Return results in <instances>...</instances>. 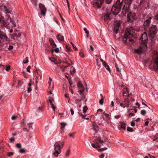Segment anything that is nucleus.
Wrapping results in <instances>:
<instances>
[{"label": "nucleus", "mask_w": 158, "mask_h": 158, "mask_svg": "<svg viewBox=\"0 0 158 158\" xmlns=\"http://www.w3.org/2000/svg\"><path fill=\"white\" fill-rule=\"evenodd\" d=\"M120 26L121 23L119 21H116L114 22L113 28V31L114 33L117 34L118 33V31Z\"/></svg>", "instance_id": "nucleus-8"}, {"label": "nucleus", "mask_w": 158, "mask_h": 158, "mask_svg": "<svg viewBox=\"0 0 158 158\" xmlns=\"http://www.w3.org/2000/svg\"><path fill=\"white\" fill-rule=\"evenodd\" d=\"M60 129L61 130H63L65 126L66 125V123L65 122H61L60 123Z\"/></svg>", "instance_id": "nucleus-27"}, {"label": "nucleus", "mask_w": 158, "mask_h": 158, "mask_svg": "<svg viewBox=\"0 0 158 158\" xmlns=\"http://www.w3.org/2000/svg\"><path fill=\"white\" fill-rule=\"evenodd\" d=\"M103 114L105 115L106 119L107 121H108V120L110 119V117L109 114H106L105 112H103Z\"/></svg>", "instance_id": "nucleus-26"}, {"label": "nucleus", "mask_w": 158, "mask_h": 158, "mask_svg": "<svg viewBox=\"0 0 158 158\" xmlns=\"http://www.w3.org/2000/svg\"><path fill=\"white\" fill-rule=\"evenodd\" d=\"M21 36V34L20 33H19L18 35L15 34L12 36V38L14 39H16L19 38Z\"/></svg>", "instance_id": "nucleus-25"}, {"label": "nucleus", "mask_w": 158, "mask_h": 158, "mask_svg": "<svg viewBox=\"0 0 158 158\" xmlns=\"http://www.w3.org/2000/svg\"><path fill=\"white\" fill-rule=\"evenodd\" d=\"M84 31L85 32V33L87 34L86 36L87 37H88V35L89 34V32L88 31H87V29L85 28L84 29Z\"/></svg>", "instance_id": "nucleus-39"}, {"label": "nucleus", "mask_w": 158, "mask_h": 158, "mask_svg": "<svg viewBox=\"0 0 158 158\" xmlns=\"http://www.w3.org/2000/svg\"><path fill=\"white\" fill-rule=\"evenodd\" d=\"M129 91L127 88H125L123 92V96H128L129 95Z\"/></svg>", "instance_id": "nucleus-19"}, {"label": "nucleus", "mask_w": 158, "mask_h": 158, "mask_svg": "<svg viewBox=\"0 0 158 158\" xmlns=\"http://www.w3.org/2000/svg\"><path fill=\"white\" fill-rule=\"evenodd\" d=\"M140 40L141 41V43L139 48L135 50V52L139 54H141L143 51H145L147 48L146 43L148 40V36L145 32L142 35Z\"/></svg>", "instance_id": "nucleus-1"}, {"label": "nucleus", "mask_w": 158, "mask_h": 158, "mask_svg": "<svg viewBox=\"0 0 158 158\" xmlns=\"http://www.w3.org/2000/svg\"><path fill=\"white\" fill-rule=\"evenodd\" d=\"M16 118V116L15 115H14L12 116L11 119L12 120H15Z\"/></svg>", "instance_id": "nucleus-61"}, {"label": "nucleus", "mask_w": 158, "mask_h": 158, "mask_svg": "<svg viewBox=\"0 0 158 158\" xmlns=\"http://www.w3.org/2000/svg\"><path fill=\"white\" fill-rule=\"evenodd\" d=\"M64 143L63 141H58L55 143L54 145V151L52 154L53 156L57 157L61 151L63 147Z\"/></svg>", "instance_id": "nucleus-2"}, {"label": "nucleus", "mask_w": 158, "mask_h": 158, "mask_svg": "<svg viewBox=\"0 0 158 158\" xmlns=\"http://www.w3.org/2000/svg\"><path fill=\"white\" fill-rule=\"evenodd\" d=\"M51 81H49L48 82V84H49V88H51L52 89V87H53L52 86H51Z\"/></svg>", "instance_id": "nucleus-58"}, {"label": "nucleus", "mask_w": 158, "mask_h": 158, "mask_svg": "<svg viewBox=\"0 0 158 158\" xmlns=\"http://www.w3.org/2000/svg\"><path fill=\"white\" fill-rule=\"evenodd\" d=\"M10 66H7L6 67L5 69L6 71H8L10 69Z\"/></svg>", "instance_id": "nucleus-52"}, {"label": "nucleus", "mask_w": 158, "mask_h": 158, "mask_svg": "<svg viewBox=\"0 0 158 158\" xmlns=\"http://www.w3.org/2000/svg\"><path fill=\"white\" fill-rule=\"evenodd\" d=\"M39 7L40 8L41 14L43 16H44L46 12V10L44 5L41 3H40Z\"/></svg>", "instance_id": "nucleus-12"}, {"label": "nucleus", "mask_w": 158, "mask_h": 158, "mask_svg": "<svg viewBox=\"0 0 158 158\" xmlns=\"http://www.w3.org/2000/svg\"><path fill=\"white\" fill-rule=\"evenodd\" d=\"M51 106V107L53 109V110L54 111L55 109L56 108V107L54 105L53 103L50 104Z\"/></svg>", "instance_id": "nucleus-41"}, {"label": "nucleus", "mask_w": 158, "mask_h": 158, "mask_svg": "<svg viewBox=\"0 0 158 158\" xmlns=\"http://www.w3.org/2000/svg\"><path fill=\"white\" fill-rule=\"evenodd\" d=\"M103 0H97V1L94 3V4L95 7H101L103 2Z\"/></svg>", "instance_id": "nucleus-13"}, {"label": "nucleus", "mask_w": 158, "mask_h": 158, "mask_svg": "<svg viewBox=\"0 0 158 158\" xmlns=\"http://www.w3.org/2000/svg\"><path fill=\"white\" fill-rule=\"evenodd\" d=\"M71 44L72 45L73 48L74 49V50L75 51L77 50V48L73 44L71 43Z\"/></svg>", "instance_id": "nucleus-46"}, {"label": "nucleus", "mask_w": 158, "mask_h": 158, "mask_svg": "<svg viewBox=\"0 0 158 158\" xmlns=\"http://www.w3.org/2000/svg\"><path fill=\"white\" fill-rule=\"evenodd\" d=\"M157 31L156 27L155 25H152L149 31V35L151 40L154 36Z\"/></svg>", "instance_id": "nucleus-5"}, {"label": "nucleus", "mask_w": 158, "mask_h": 158, "mask_svg": "<svg viewBox=\"0 0 158 158\" xmlns=\"http://www.w3.org/2000/svg\"><path fill=\"white\" fill-rule=\"evenodd\" d=\"M140 112L141 114L143 115H145L146 113V111L144 110H142Z\"/></svg>", "instance_id": "nucleus-37"}, {"label": "nucleus", "mask_w": 158, "mask_h": 158, "mask_svg": "<svg viewBox=\"0 0 158 158\" xmlns=\"http://www.w3.org/2000/svg\"><path fill=\"white\" fill-rule=\"evenodd\" d=\"M49 41L51 45L53 48H55L56 46V44L54 43V41L52 39H49Z\"/></svg>", "instance_id": "nucleus-22"}, {"label": "nucleus", "mask_w": 158, "mask_h": 158, "mask_svg": "<svg viewBox=\"0 0 158 158\" xmlns=\"http://www.w3.org/2000/svg\"><path fill=\"white\" fill-rule=\"evenodd\" d=\"M81 95V99L79 100H77L78 102H80L81 100H84L85 98V96L83 94V92L79 93Z\"/></svg>", "instance_id": "nucleus-23"}, {"label": "nucleus", "mask_w": 158, "mask_h": 158, "mask_svg": "<svg viewBox=\"0 0 158 158\" xmlns=\"http://www.w3.org/2000/svg\"><path fill=\"white\" fill-rule=\"evenodd\" d=\"M130 101V99L128 98H126L120 103V106L123 108L128 107L129 106Z\"/></svg>", "instance_id": "nucleus-7"}, {"label": "nucleus", "mask_w": 158, "mask_h": 158, "mask_svg": "<svg viewBox=\"0 0 158 158\" xmlns=\"http://www.w3.org/2000/svg\"><path fill=\"white\" fill-rule=\"evenodd\" d=\"M131 125L132 127H134L135 125V123L134 121H132L131 122Z\"/></svg>", "instance_id": "nucleus-51"}, {"label": "nucleus", "mask_w": 158, "mask_h": 158, "mask_svg": "<svg viewBox=\"0 0 158 158\" xmlns=\"http://www.w3.org/2000/svg\"><path fill=\"white\" fill-rule=\"evenodd\" d=\"M79 114H80V115L81 117L82 118L84 119H89V118L88 117H86V115H83L82 114H80L78 113Z\"/></svg>", "instance_id": "nucleus-30"}, {"label": "nucleus", "mask_w": 158, "mask_h": 158, "mask_svg": "<svg viewBox=\"0 0 158 158\" xmlns=\"http://www.w3.org/2000/svg\"><path fill=\"white\" fill-rule=\"evenodd\" d=\"M31 91V89L30 87H28L27 88V92L28 93H30Z\"/></svg>", "instance_id": "nucleus-57"}, {"label": "nucleus", "mask_w": 158, "mask_h": 158, "mask_svg": "<svg viewBox=\"0 0 158 158\" xmlns=\"http://www.w3.org/2000/svg\"><path fill=\"white\" fill-rule=\"evenodd\" d=\"M103 141L100 138L95 140V143L91 144L92 147L94 148H98L101 147L102 145H103Z\"/></svg>", "instance_id": "nucleus-4"}, {"label": "nucleus", "mask_w": 158, "mask_h": 158, "mask_svg": "<svg viewBox=\"0 0 158 158\" xmlns=\"http://www.w3.org/2000/svg\"><path fill=\"white\" fill-rule=\"evenodd\" d=\"M70 111H71V114L72 115H73L74 114V111H73V109H70Z\"/></svg>", "instance_id": "nucleus-60"}, {"label": "nucleus", "mask_w": 158, "mask_h": 158, "mask_svg": "<svg viewBox=\"0 0 158 158\" xmlns=\"http://www.w3.org/2000/svg\"><path fill=\"white\" fill-rule=\"evenodd\" d=\"M123 1V0H118L113 6L121 8Z\"/></svg>", "instance_id": "nucleus-16"}, {"label": "nucleus", "mask_w": 158, "mask_h": 158, "mask_svg": "<svg viewBox=\"0 0 158 158\" xmlns=\"http://www.w3.org/2000/svg\"><path fill=\"white\" fill-rule=\"evenodd\" d=\"M99 119H100V120H101V121H100L99 120V121L98 122V124L99 125H101L102 124V120H101V118H99Z\"/></svg>", "instance_id": "nucleus-56"}, {"label": "nucleus", "mask_w": 158, "mask_h": 158, "mask_svg": "<svg viewBox=\"0 0 158 158\" xmlns=\"http://www.w3.org/2000/svg\"><path fill=\"white\" fill-rule=\"evenodd\" d=\"M135 16V15L134 13L129 12L127 15V21L132 22L131 20Z\"/></svg>", "instance_id": "nucleus-14"}, {"label": "nucleus", "mask_w": 158, "mask_h": 158, "mask_svg": "<svg viewBox=\"0 0 158 158\" xmlns=\"http://www.w3.org/2000/svg\"><path fill=\"white\" fill-rule=\"evenodd\" d=\"M121 9L119 7L113 6L112 9H110L109 11L110 12L111 11L114 15H116L119 12Z\"/></svg>", "instance_id": "nucleus-9"}, {"label": "nucleus", "mask_w": 158, "mask_h": 158, "mask_svg": "<svg viewBox=\"0 0 158 158\" xmlns=\"http://www.w3.org/2000/svg\"><path fill=\"white\" fill-rule=\"evenodd\" d=\"M3 19V17L0 14V23H2L3 25L5 27L8 26L9 25V23L5 21Z\"/></svg>", "instance_id": "nucleus-17"}, {"label": "nucleus", "mask_w": 158, "mask_h": 158, "mask_svg": "<svg viewBox=\"0 0 158 158\" xmlns=\"http://www.w3.org/2000/svg\"><path fill=\"white\" fill-rule=\"evenodd\" d=\"M0 68H1L2 70H3L4 69L5 67L3 65L0 64Z\"/></svg>", "instance_id": "nucleus-62"}, {"label": "nucleus", "mask_w": 158, "mask_h": 158, "mask_svg": "<svg viewBox=\"0 0 158 158\" xmlns=\"http://www.w3.org/2000/svg\"><path fill=\"white\" fill-rule=\"evenodd\" d=\"M32 4L35 6H37V0H31Z\"/></svg>", "instance_id": "nucleus-29"}, {"label": "nucleus", "mask_w": 158, "mask_h": 158, "mask_svg": "<svg viewBox=\"0 0 158 158\" xmlns=\"http://www.w3.org/2000/svg\"><path fill=\"white\" fill-rule=\"evenodd\" d=\"M8 18H7V21H10V22L12 23V27H16V23L14 21L12 20V19L10 17V16H7Z\"/></svg>", "instance_id": "nucleus-18"}, {"label": "nucleus", "mask_w": 158, "mask_h": 158, "mask_svg": "<svg viewBox=\"0 0 158 158\" xmlns=\"http://www.w3.org/2000/svg\"><path fill=\"white\" fill-rule=\"evenodd\" d=\"M28 57H26V58L25 59L24 61L23 62V63L24 64H26L27 63L29 62V61L28 60Z\"/></svg>", "instance_id": "nucleus-33"}, {"label": "nucleus", "mask_w": 158, "mask_h": 158, "mask_svg": "<svg viewBox=\"0 0 158 158\" xmlns=\"http://www.w3.org/2000/svg\"><path fill=\"white\" fill-rule=\"evenodd\" d=\"M103 65L105 66L106 69L108 70L109 72L110 71V69L109 68V66L107 65L105 63H103Z\"/></svg>", "instance_id": "nucleus-28"}, {"label": "nucleus", "mask_w": 158, "mask_h": 158, "mask_svg": "<svg viewBox=\"0 0 158 158\" xmlns=\"http://www.w3.org/2000/svg\"><path fill=\"white\" fill-rule=\"evenodd\" d=\"M49 59L50 61H51L52 62H54L55 60V59L53 57L49 58Z\"/></svg>", "instance_id": "nucleus-47"}, {"label": "nucleus", "mask_w": 158, "mask_h": 158, "mask_svg": "<svg viewBox=\"0 0 158 158\" xmlns=\"http://www.w3.org/2000/svg\"><path fill=\"white\" fill-rule=\"evenodd\" d=\"M121 128L125 130L126 129V124L124 123H122L121 124Z\"/></svg>", "instance_id": "nucleus-31"}, {"label": "nucleus", "mask_w": 158, "mask_h": 158, "mask_svg": "<svg viewBox=\"0 0 158 158\" xmlns=\"http://www.w3.org/2000/svg\"><path fill=\"white\" fill-rule=\"evenodd\" d=\"M25 152V150L24 148H20L19 150V152L21 153H24Z\"/></svg>", "instance_id": "nucleus-34"}, {"label": "nucleus", "mask_w": 158, "mask_h": 158, "mask_svg": "<svg viewBox=\"0 0 158 158\" xmlns=\"http://www.w3.org/2000/svg\"><path fill=\"white\" fill-rule=\"evenodd\" d=\"M54 51L56 53H58L59 51V48H55L53 50H52V52Z\"/></svg>", "instance_id": "nucleus-40"}, {"label": "nucleus", "mask_w": 158, "mask_h": 158, "mask_svg": "<svg viewBox=\"0 0 158 158\" xmlns=\"http://www.w3.org/2000/svg\"><path fill=\"white\" fill-rule=\"evenodd\" d=\"M127 131H128L131 132H133L134 131L133 129L132 128L129 127H127Z\"/></svg>", "instance_id": "nucleus-38"}, {"label": "nucleus", "mask_w": 158, "mask_h": 158, "mask_svg": "<svg viewBox=\"0 0 158 158\" xmlns=\"http://www.w3.org/2000/svg\"><path fill=\"white\" fill-rule=\"evenodd\" d=\"M14 154V153L13 152H10L8 153V156H12Z\"/></svg>", "instance_id": "nucleus-45"}, {"label": "nucleus", "mask_w": 158, "mask_h": 158, "mask_svg": "<svg viewBox=\"0 0 158 158\" xmlns=\"http://www.w3.org/2000/svg\"><path fill=\"white\" fill-rule=\"evenodd\" d=\"M131 28H127L125 31L123 38V41L125 42H127L128 40L129 41L132 42L134 38L133 34V31Z\"/></svg>", "instance_id": "nucleus-3"}, {"label": "nucleus", "mask_w": 158, "mask_h": 158, "mask_svg": "<svg viewBox=\"0 0 158 158\" xmlns=\"http://www.w3.org/2000/svg\"><path fill=\"white\" fill-rule=\"evenodd\" d=\"M14 140V138H11L10 139V143L12 142Z\"/></svg>", "instance_id": "nucleus-63"}, {"label": "nucleus", "mask_w": 158, "mask_h": 158, "mask_svg": "<svg viewBox=\"0 0 158 158\" xmlns=\"http://www.w3.org/2000/svg\"><path fill=\"white\" fill-rule=\"evenodd\" d=\"M122 12L124 14H125L126 13V10L125 9L123 8L122 10Z\"/></svg>", "instance_id": "nucleus-59"}, {"label": "nucleus", "mask_w": 158, "mask_h": 158, "mask_svg": "<svg viewBox=\"0 0 158 158\" xmlns=\"http://www.w3.org/2000/svg\"><path fill=\"white\" fill-rule=\"evenodd\" d=\"M70 151H71L70 149H68L65 153V156H69L70 153Z\"/></svg>", "instance_id": "nucleus-32"}, {"label": "nucleus", "mask_w": 158, "mask_h": 158, "mask_svg": "<svg viewBox=\"0 0 158 158\" xmlns=\"http://www.w3.org/2000/svg\"><path fill=\"white\" fill-rule=\"evenodd\" d=\"M30 68H31V67L30 66H29L27 68V69H26L27 71V72H29V73H30L31 72V71H30Z\"/></svg>", "instance_id": "nucleus-49"}, {"label": "nucleus", "mask_w": 158, "mask_h": 158, "mask_svg": "<svg viewBox=\"0 0 158 158\" xmlns=\"http://www.w3.org/2000/svg\"><path fill=\"white\" fill-rule=\"evenodd\" d=\"M56 38L59 41H63L64 40L63 37L59 35H57L56 36Z\"/></svg>", "instance_id": "nucleus-24"}, {"label": "nucleus", "mask_w": 158, "mask_h": 158, "mask_svg": "<svg viewBox=\"0 0 158 158\" xmlns=\"http://www.w3.org/2000/svg\"><path fill=\"white\" fill-rule=\"evenodd\" d=\"M21 146V145L20 143H18L16 144V147L17 148H20Z\"/></svg>", "instance_id": "nucleus-48"}, {"label": "nucleus", "mask_w": 158, "mask_h": 158, "mask_svg": "<svg viewBox=\"0 0 158 158\" xmlns=\"http://www.w3.org/2000/svg\"><path fill=\"white\" fill-rule=\"evenodd\" d=\"M129 116H132L134 115V114H133L132 113H130L129 114Z\"/></svg>", "instance_id": "nucleus-64"}, {"label": "nucleus", "mask_w": 158, "mask_h": 158, "mask_svg": "<svg viewBox=\"0 0 158 158\" xmlns=\"http://www.w3.org/2000/svg\"><path fill=\"white\" fill-rule=\"evenodd\" d=\"M103 98H102L99 101V103L100 105H102L103 104Z\"/></svg>", "instance_id": "nucleus-43"}, {"label": "nucleus", "mask_w": 158, "mask_h": 158, "mask_svg": "<svg viewBox=\"0 0 158 158\" xmlns=\"http://www.w3.org/2000/svg\"><path fill=\"white\" fill-rule=\"evenodd\" d=\"M110 11H107L106 13L104 14L102 16V19L104 21H106L110 19Z\"/></svg>", "instance_id": "nucleus-10"}, {"label": "nucleus", "mask_w": 158, "mask_h": 158, "mask_svg": "<svg viewBox=\"0 0 158 158\" xmlns=\"http://www.w3.org/2000/svg\"><path fill=\"white\" fill-rule=\"evenodd\" d=\"M158 138V133H157L155 135V136H154V139L153 140H155L156 139H157Z\"/></svg>", "instance_id": "nucleus-50"}, {"label": "nucleus", "mask_w": 158, "mask_h": 158, "mask_svg": "<svg viewBox=\"0 0 158 158\" xmlns=\"http://www.w3.org/2000/svg\"><path fill=\"white\" fill-rule=\"evenodd\" d=\"M75 72V69L74 68H71L70 69V72L71 74H72V73H73Z\"/></svg>", "instance_id": "nucleus-42"}, {"label": "nucleus", "mask_w": 158, "mask_h": 158, "mask_svg": "<svg viewBox=\"0 0 158 158\" xmlns=\"http://www.w3.org/2000/svg\"><path fill=\"white\" fill-rule=\"evenodd\" d=\"M77 87L78 90V92L79 93L83 92L84 90V88L81 82H78L77 84Z\"/></svg>", "instance_id": "nucleus-11"}, {"label": "nucleus", "mask_w": 158, "mask_h": 158, "mask_svg": "<svg viewBox=\"0 0 158 158\" xmlns=\"http://www.w3.org/2000/svg\"><path fill=\"white\" fill-rule=\"evenodd\" d=\"M103 110L101 109H98V110H97V112L98 113H99V112H100V113H101V112H102V114H103Z\"/></svg>", "instance_id": "nucleus-55"}, {"label": "nucleus", "mask_w": 158, "mask_h": 158, "mask_svg": "<svg viewBox=\"0 0 158 158\" xmlns=\"http://www.w3.org/2000/svg\"><path fill=\"white\" fill-rule=\"evenodd\" d=\"M88 110V108L86 106H85L83 108V111L84 113H85Z\"/></svg>", "instance_id": "nucleus-35"}, {"label": "nucleus", "mask_w": 158, "mask_h": 158, "mask_svg": "<svg viewBox=\"0 0 158 158\" xmlns=\"http://www.w3.org/2000/svg\"><path fill=\"white\" fill-rule=\"evenodd\" d=\"M54 99L53 98L49 97L48 98V101L50 104H51L52 103V101Z\"/></svg>", "instance_id": "nucleus-36"}, {"label": "nucleus", "mask_w": 158, "mask_h": 158, "mask_svg": "<svg viewBox=\"0 0 158 158\" xmlns=\"http://www.w3.org/2000/svg\"><path fill=\"white\" fill-rule=\"evenodd\" d=\"M66 48L68 51H69L71 49L70 47L68 45H66Z\"/></svg>", "instance_id": "nucleus-53"}, {"label": "nucleus", "mask_w": 158, "mask_h": 158, "mask_svg": "<svg viewBox=\"0 0 158 158\" xmlns=\"http://www.w3.org/2000/svg\"><path fill=\"white\" fill-rule=\"evenodd\" d=\"M5 12L7 15L8 14L10 13L11 8L10 7H7L6 6H4Z\"/></svg>", "instance_id": "nucleus-20"}, {"label": "nucleus", "mask_w": 158, "mask_h": 158, "mask_svg": "<svg viewBox=\"0 0 158 158\" xmlns=\"http://www.w3.org/2000/svg\"><path fill=\"white\" fill-rule=\"evenodd\" d=\"M121 116V115H116L114 116V117L118 119Z\"/></svg>", "instance_id": "nucleus-54"}, {"label": "nucleus", "mask_w": 158, "mask_h": 158, "mask_svg": "<svg viewBox=\"0 0 158 158\" xmlns=\"http://www.w3.org/2000/svg\"><path fill=\"white\" fill-rule=\"evenodd\" d=\"M154 54L155 58L154 59L153 67L154 69L156 71L158 69V52H154Z\"/></svg>", "instance_id": "nucleus-6"}, {"label": "nucleus", "mask_w": 158, "mask_h": 158, "mask_svg": "<svg viewBox=\"0 0 158 158\" xmlns=\"http://www.w3.org/2000/svg\"><path fill=\"white\" fill-rule=\"evenodd\" d=\"M119 67L118 66L117 64H116L115 66L116 69V70L118 72H120L122 68L120 67V66H123V65L121 63H120Z\"/></svg>", "instance_id": "nucleus-21"}, {"label": "nucleus", "mask_w": 158, "mask_h": 158, "mask_svg": "<svg viewBox=\"0 0 158 158\" xmlns=\"http://www.w3.org/2000/svg\"><path fill=\"white\" fill-rule=\"evenodd\" d=\"M79 55L81 57H84V55L82 52H80L79 53Z\"/></svg>", "instance_id": "nucleus-44"}, {"label": "nucleus", "mask_w": 158, "mask_h": 158, "mask_svg": "<svg viewBox=\"0 0 158 158\" xmlns=\"http://www.w3.org/2000/svg\"><path fill=\"white\" fill-rule=\"evenodd\" d=\"M152 19L151 17H149L147 20H146L144 23L143 26L144 27V29H146V28L148 27L150 23V21Z\"/></svg>", "instance_id": "nucleus-15"}]
</instances>
